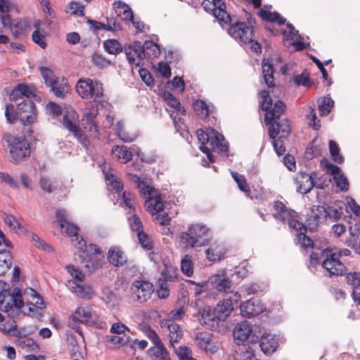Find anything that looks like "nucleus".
Segmentation results:
<instances>
[{
	"instance_id": "nucleus-1",
	"label": "nucleus",
	"mask_w": 360,
	"mask_h": 360,
	"mask_svg": "<svg viewBox=\"0 0 360 360\" xmlns=\"http://www.w3.org/2000/svg\"><path fill=\"white\" fill-rule=\"evenodd\" d=\"M20 267L15 266L11 277L13 286L12 290L4 289L0 292V309L12 317L19 314L22 308V290L19 287L15 286L20 281Z\"/></svg>"
},
{
	"instance_id": "nucleus-2",
	"label": "nucleus",
	"mask_w": 360,
	"mask_h": 360,
	"mask_svg": "<svg viewBox=\"0 0 360 360\" xmlns=\"http://www.w3.org/2000/svg\"><path fill=\"white\" fill-rule=\"evenodd\" d=\"M180 241L186 248L205 246L211 239V231L205 225L196 224L188 228L179 236Z\"/></svg>"
},
{
	"instance_id": "nucleus-3",
	"label": "nucleus",
	"mask_w": 360,
	"mask_h": 360,
	"mask_svg": "<svg viewBox=\"0 0 360 360\" xmlns=\"http://www.w3.org/2000/svg\"><path fill=\"white\" fill-rule=\"evenodd\" d=\"M228 30L229 34L241 44L250 48L253 52H261L260 44L255 40L253 27L252 25H246L245 22L233 21Z\"/></svg>"
},
{
	"instance_id": "nucleus-4",
	"label": "nucleus",
	"mask_w": 360,
	"mask_h": 360,
	"mask_svg": "<svg viewBox=\"0 0 360 360\" xmlns=\"http://www.w3.org/2000/svg\"><path fill=\"white\" fill-rule=\"evenodd\" d=\"M198 139L201 143L200 149L204 153H206L208 159L212 162L213 156L211 151L214 150L216 148L219 149L221 152H226L228 150V146L224 142L223 135L219 134L214 129H211L209 132H205L202 129H198L196 131Z\"/></svg>"
},
{
	"instance_id": "nucleus-5",
	"label": "nucleus",
	"mask_w": 360,
	"mask_h": 360,
	"mask_svg": "<svg viewBox=\"0 0 360 360\" xmlns=\"http://www.w3.org/2000/svg\"><path fill=\"white\" fill-rule=\"evenodd\" d=\"M269 125V136L273 139V146L278 155H282L285 152L284 142L291 132L289 121L286 119L274 120Z\"/></svg>"
},
{
	"instance_id": "nucleus-6",
	"label": "nucleus",
	"mask_w": 360,
	"mask_h": 360,
	"mask_svg": "<svg viewBox=\"0 0 360 360\" xmlns=\"http://www.w3.org/2000/svg\"><path fill=\"white\" fill-rule=\"evenodd\" d=\"M76 91L84 99L92 98L94 101H101L104 96L103 84L89 78L79 79Z\"/></svg>"
},
{
	"instance_id": "nucleus-7",
	"label": "nucleus",
	"mask_w": 360,
	"mask_h": 360,
	"mask_svg": "<svg viewBox=\"0 0 360 360\" xmlns=\"http://www.w3.org/2000/svg\"><path fill=\"white\" fill-rule=\"evenodd\" d=\"M98 321V316L92 307L88 305H81L76 308L75 312L70 316L68 326L75 331L79 330L78 323L91 326Z\"/></svg>"
},
{
	"instance_id": "nucleus-8",
	"label": "nucleus",
	"mask_w": 360,
	"mask_h": 360,
	"mask_svg": "<svg viewBox=\"0 0 360 360\" xmlns=\"http://www.w3.org/2000/svg\"><path fill=\"white\" fill-rule=\"evenodd\" d=\"M24 96L27 100H24V125L25 122L31 124L36 120L37 112L34 101H40L41 96L34 85L24 84Z\"/></svg>"
},
{
	"instance_id": "nucleus-9",
	"label": "nucleus",
	"mask_w": 360,
	"mask_h": 360,
	"mask_svg": "<svg viewBox=\"0 0 360 360\" xmlns=\"http://www.w3.org/2000/svg\"><path fill=\"white\" fill-rule=\"evenodd\" d=\"M24 297L27 305V311L24 310V316L40 321L44 316V307H41L44 304V302L41 296L33 288H26L24 289Z\"/></svg>"
},
{
	"instance_id": "nucleus-10",
	"label": "nucleus",
	"mask_w": 360,
	"mask_h": 360,
	"mask_svg": "<svg viewBox=\"0 0 360 360\" xmlns=\"http://www.w3.org/2000/svg\"><path fill=\"white\" fill-rule=\"evenodd\" d=\"M323 261L321 265L329 274V276H339L346 273L347 267L340 262L339 255L333 249H325L321 252Z\"/></svg>"
},
{
	"instance_id": "nucleus-11",
	"label": "nucleus",
	"mask_w": 360,
	"mask_h": 360,
	"mask_svg": "<svg viewBox=\"0 0 360 360\" xmlns=\"http://www.w3.org/2000/svg\"><path fill=\"white\" fill-rule=\"evenodd\" d=\"M233 338L238 345L255 342L258 338L253 326L247 321L236 325L233 330Z\"/></svg>"
},
{
	"instance_id": "nucleus-12",
	"label": "nucleus",
	"mask_w": 360,
	"mask_h": 360,
	"mask_svg": "<svg viewBox=\"0 0 360 360\" xmlns=\"http://www.w3.org/2000/svg\"><path fill=\"white\" fill-rule=\"evenodd\" d=\"M140 193L145 198H148L145 202V207L153 216L163 209L162 199L160 195L157 194L153 188L143 184Z\"/></svg>"
},
{
	"instance_id": "nucleus-13",
	"label": "nucleus",
	"mask_w": 360,
	"mask_h": 360,
	"mask_svg": "<svg viewBox=\"0 0 360 360\" xmlns=\"http://www.w3.org/2000/svg\"><path fill=\"white\" fill-rule=\"evenodd\" d=\"M153 291L152 283L143 280H136L131 285V298L139 303H143L150 299Z\"/></svg>"
},
{
	"instance_id": "nucleus-14",
	"label": "nucleus",
	"mask_w": 360,
	"mask_h": 360,
	"mask_svg": "<svg viewBox=\"0 0 360 360\" xmlns=\"http://www.w3.org/2000/svg\"><path fill=\"white\" fill-rule=\"evenodd\" d=\"M124 50L127 58L131 66L139 67L144 65L143 47L141 42L134 41L125 46Z\"/></svg>"
},
{
	"instance_id": "nucleus-15",
	"label": "nucleus",
	"mask_w": 360,
	"mask_h": 360,
	"mask_svg": "<svg viewBox=\"0 0 360 360\" xmlns=\"http://www.w3.org/2000/svg\"><path fill=\"white\" fill-rule=\"evenodd\" d=\"M4 139L8 143L11 160L15 164L20 163L22 160V141L20 138L15 137L11 134H5Z\"/></svg>"
},
{
	"instance_id": "nucleus-16",
	"label": "nucleus",
	"mask_w": 360,
	"mask_h": 360,
	"mask_svg": "<svg viewBox=\"0 0 360 360\" xmlns=\"http://www.w3.org/2000/svg\"><path fill=\"white\" fill-rule=\"evenodd\" d=\"M160 326L167 336L170 345L174 347V343L179 342L183 336V329L179 324L169 319L162 320Z\"/></svg>"
},
{
	"instance_id": "nucleus-17",
	"label": "nucleus",
	"mask_w": 360,
	"mask_h": 360,
	"mask_svg": "<svg viewBox=\"0 0 360 360\" xmlns=\"http://www.w3.org/2000/svg\"><path fill=\"white\" fill-rule=\"evenodd\" d=\"M89 250L94 252L92 256L85 253V250H80L84 255H79L82 262L84 263L85 267L89 271L94 270L101 266V259L103 255L101 249L96 245H91Z\"/></svg>"
},
{
	"instance_id": "nucleus-18",
	"label": "nucleus",
	"mask_w": 360,
	"mask_h": 360,
	"mask_svg": "<svg viewBox=\"0 0 360 360\" xmlns=\"http://www.w3.org/2000/svg\"><path fill=\"white\" fill-rule=\"evenodd\" d=\"M280 344V338L269 333H263L259 341L261 350L266 356L273 354L279 347Z\"/></svg>"
},
{
	"instance_id": "nucleus-19",
	"label": "nucleus",
	"mask_w": 360,
	"mask_h": 360,
	"mask_svg": "<svg viewBox=\"0 0 360 360\" xmlns=\"http://www.w3.org/2000/svg\"><path fill=\"white\" fill-rule=\"evenodd\" d=\"M77 115L75 111L68 112L63 115V123L65 128L73 133L74 136L82 143L85 144L86 137L82 134L77 126Z\"/></svg>"
},
{
	"instance_id": "nucleus-20",
	"label": "nucleus",
	"mask_w": 360,
	"mask_h": 360,
	"mask_svg": "<svg viewBox=\"0 0 360 360\" xmlns=\"http://www.w3.org/2000/svg\"><path fill=\"white\" fill-rule=\"evenodd\" d=\"M316 179V174L312 173L309 175L305 173H301L296 179L298 186V191L302 193H307L311 188L315 186L319 188H323L322 184L318 183L314 179Z\"/></svg>"
},
{
	"instance_id": "nucleus-21",
	"label": "nucleus",
	"mask_w": 360,
	"mask_h": 360,
	"mask_svg": "<svg viewBox=\"0 0 360 360\" xmlns=\"http://www.w3.org/2000/svg\"><path fill=\"white\" fill-rule=\"evenodd\" d=\"M198 320L202 326L210 330L217 327L219 323L214 309L210 307H205L200 310Z\"/></svg>"
},
{
	"instance_id": "nucleus-22",
	"label": "nucleus",
	"mask_w": 360,
	"mask_h": 360,
	"mask_svg": "<svg viewBox=\"0 0 360 360\" xmlns=\"http://www.w3.org/2000/svg\"><path fill=\"white\" fill-rule=\"evenodd\" d=\"M264 309V305L257 300L251 299L240 305L243 316L252 317L260 314Z\"/></svg>"
},
{
	"instance_id": "nucleus-23",
	"label": "nucleus",
	"mask_w": 360,
	"mask_h": 360,
	"mask_svg": "<svg viewBox=\"0 0 360 360\" xmlns=\"http://www.w3.org/2000/svg\"><path fill=\"white\" fill-rule=\"evenodd\" d=\"M212 288L219 292L228 293L231 290L232 282L224 274H216L210 278Z\"/></svg>"
},
{
	"instance_id": "nucleus-24",
	"label": "nucleus",
	"mask_w": 360,
	"mask_h": 360,
	"mask_svg": "<svg viewBox=\"0 0 360 360\" xmlns=\"http://www.w3.org/2000/svg\"><path fill=\"white\" fill-rule=\"evenodd\" d=\"M109 262L115 266H122L127 264V257L118 247H112L108 254Z\"/></svg>"
},
{
	"instance_id": "nucleus-25",
	"label": "nucleus",
	"mask_w": 360,
	"mask_h": 360,
	"mask_svg": "<svg viewBox=\"0 0 360 360\" xmlns=\"http://www.w3.org/2000/svg\"><path fill=\"white\" fill-rule=\"evenodd\" d=\"M50 91H52L54 95L60 98H64L70 93V86L67 79L63 78L60 79L57 78L54 82L53 84L49 86Z\"/></svg>"
},
{
	"instance_id": "nucleus-26",
	"label": "nucleus",
	"mask_w": 360,
	"mask_h": 360,
	"mask_svg": "<svg viewBox=\"0 0 360 360\" xmlns=\"http://www.w3.org/2000/svg\"><path fill=\"white\" fill-rule=\"evenodd\" d=\"M345 282L352 290L353 299L360 292V271H352L345 274Z\"/></svg>"
},
{
	"instance_id": "nucleus-27",
	"label": "nucleus",
	"mask_w": 360,
	"mask_h": 360,
	"mask_svg": "<svg viewBox=\"0 0 360 360\" xmlns=\"http://www.w3.org/2000/svg\"><path fill=\"white\" fill-rule=\"evenodd\" d=\"M233 309V303H231L229 300L224 299L214 307V311L219 321H221L228 317Z\"/></svg>"
},
{
	"instance_id": "nucleus-28",
	"label": "nucleus",
	"mask_w": 360,
	"mask_h": 360,
	"mask_svg": "<svg viewBox=\"0 0 360 360\" xmlns=\"http://www.w3.org/2000/svg\"><path fill=\"white\" fill-rule=\"evenodd\" d=\"M70 288L73 292L81 298H90L94 293L92 288L82 282L76 283L75 281H69Z\"/></svg>"
},
{
	"instance_id": "nucleus-29",
	"label": "nucleus",
	"mask_w": 360,
	"mask_h": 360,
	"mask_svg": "<svg viewBox=\"0 0 360 360\" xmlns=\"http://www.w3.org/2000/svg\"><path fill=\"white\" fill-rule=\"evenodd\" d=\"M213 1V15L220 21L225 23L231 22V18L226 11V5L222 0Z\"/></svg>"
},
{
	"instance_id": "nucleus-30",
	"label": "nucleus",
	"mask_w": 360,
	"mask_h": 360,
	"mask_svg": "<svg viewBox=\"0 0 360 360\" xmlns=\"http://www.w3.org/2000/svg\"><path fill=\"white\" fill-rule=\"evenodd\" d=\"M326 212V208L323 206H313L311 213L307 219V225L310 229H316L319 223L321 216Z\"/></svg>"
},
{
	"instance_id": "nucleus-31",
	"label": "nucleus",
	"mask_w": 360,
	"mask_h": 360,
	"mask_svg": "<svg viewBox=\"0 0 360 360\" xmlns=\"http://www.w3.org/2000/svg\"><path fill=\"white\" fill-rule=\"evenodd\" d=\"M21 103H18L15 107L13 104H8L6 106L5 116L8 122L13 124L18 120H21L22 108Z\"/></svg>"
},
{
	"instance_id": "nucleus-32",
	"label": "nucleus",
	"mask_w": 360,
	"mask_h": 360,
	"mask_svg": "<svg viewBox=\"0 0 360 360\" xmlns=\"http://www.w3.org/2000/svg\"><path fill=\"white\" fill-rule=\"evenodd\" d=\"M226 254V249L222 244L214 243L206 250L207 258L212 262L219 260Z\"/></svg>"
},
{
	"instance_id": "nucleus-33",
	"label": "nucleus",
	"mask_w": 360,
	"mask_h": 360,
	"mask_svg": "<svg viewBox=\"0 0 360 360\" xmlns=\"http://www.w3.org/2000/svg\"><path fill=\"white\" fill-rule=\"evenodd\" d=\"M78 230L79 228L77 226L69 222L65 224V227H64L63 231L61 230V232L65 233L69 237H75V240H77L75 246L79 250H82L83 248L86 245L82 238L79 240V237L78 236Z\"/></svg>"
},
{
	"instance_id": "nucleus-34",
	"label": "nucleus",
	"mask_w": 360,
	"mask_h": 360,
	"mask_svg": "<svg viewBox=\"0 0 360 360\" xmlns=\"http://www.w3.org/2000/svg\"><path fill=\"white\" fill-rule=\"evenodd\" d=\"M285 109V105L282 101H278L276 102L272 110L266 113L264 117L265 122L271 123L274 120H279L280 116L284 112Z\"/></svg>"
},
{
	"instance_id": "nucleus-35",
	"label": "nucleus",
	"mask_w": 360,
	"mask_h": 360,
	"mask_svg": "<svg viewBox=\"0 0 360 360\" xmlns=\"http://www.w3.org/2000/svg\"><path fill=\"white\" fill-rule=\"evenodd\" d=\"M114 9L117 15L122 18L124 20H132L133 13L130 7L121 1H115L114 3Z\"/></svg>"
},
{
	"instance_id": "nucleus-36",
	"label": "nucleus",
	"mask_w": 360,
	"mask_h": 360,
	"mask_svg": "<svg viewBox=\"0 0 360 360\" xmlns=\"http://www.w3.org/2000/svg\"><path fill=\"white\" fill-rule=\"evenodd\" d=\"M212 342V335L210 333L198 332L195 334V343L198 347L203 350L210 349L209 348Z\"/></svg>"
},
{
	"instance_id": "nucleus-37",
	"label": "nucleus",
	"mask_w": 360,
	"mask_h": 360,
	"mask_svg": "<svg viewBox=\"0 0 360 360\" xmlns=\"http://www.w3.org/2000/svg\"><path fill=\"white\" fill-rule=\"evenodd\" d=\"M142 47L144 59L158 58L160 55L161 51L159 45L154 43L153 41H146L142 45Z\"/></svg>"
},
{
	"instance_id": "nucleus-38",
	"label": "nucleus",
	"mask_w": 360,
	"mask_h": 360,
	"mask_svg": "<svg viewBox=\"0 0 360 360\" xmlns=\"http://www.w3.org/2000/svg\"><path fill=\"white\" fill-rule=\"evenodd\" d=\"M12 256L9 251L0 250V276L4 275L12 266Z\"/></svg>"
},
{
	"instance_id": "nucleus-39",
	"label": "nucleus",
	"mask_w": 360,
	"mask_h": 360,
	"mask_svg": "<svg viewBox=\"0 0 360 360\" xmlns=\"http://www.w3.org/2000/svg\"><path fill=\"white\" fill-rule=\"evenodd\" d=\"M258 14L261 18L269 22H276L279 25H283L285 22V19L277 12H271L262 8L259 11Z\"/></svg>"
},
{
	"instance_id": "nucleus-40",
	"label": "nucleus",
	"mask_w": 360,
	"mask_h": 360,
	"mask_svg": "<svg viewBox=\"0 0 360 360\" xmlns=\"http://www.w3.org/2000/svg\"><path fill=\"white\" fill-rule=\"evenodd\" d=\"M112 153L118 159L122 160L123 163H126L131 160L132 158L131 152L125 146H116L112 149Z\"/></svg>"
},
{
	"instance_id": "nucleus-41",
	"label": "nucleus",
	"mask_w": 360,
	"mask_h": 360,
	"mask_svg": "<svg viewBox=\"0 0 360 360\" xmlns=\"http://www.w3.org/2000/svg\"><path fill=\"white\" fill-rule=\"evenodd\" d=\"M262 73L266 84L269 87H272L274 85V79L273 76V68L268 60L262 61Z\"/></svg>"
},
{
	"instance_id": "nucleus-42",
	"label": "nucleus",
	"mask_w": 360,
	"mask_h": 360,
	"mask_svg": "<svg viewBox=\"0 0 360 360\" xmlns=\"http://www.w3.org/2000/svg\"><path fill=\"white\" fill-rule=\"evenodd\" d=\"M118 198L120 199V205L125 206L130 210H134L136 205L134 195L129 191H124L122 195L118 194Z\"/></svg>"
},
{
	"instance_id": "nucleus-43",
	"label": "nucleus",
	"mask_w": 360,
	"mask_h": 360,
	"mask_svg": "<svg viewBox=\"0 0 360 360\" xmlns=\"http://www.w3.org/2000/svg\"><path fill=\"white\" fill-rule=\"evenodd\" d=\"M103 48L109 53L117 55L123 51V48L120 43L113 39H107L103 41Z\"/></svg>"
},
{
	"instance_id": "nucleus-44",
	"label": "nucleus",
	"mask_w": 360,
	"mask_h": 360,
	"mask_svg": "<svg viewBox=\"0 0 360 360\" xmlns=\"http://www.w3.org/2000/svg\"><path fill=\"white\" fill-rule=\"evenodd\" d=\"M105 179L108 182L107 184L116 192L120 193L123 190V184L121 180L114 174L107 172L105 174Z\"/></svg>"
},
{
	"instance_id": "nucleus-45",
	"label": "nucleus",
	"mask_w": 360,
	"mask_h": 360,
	"mask_svg": "<svg viewBox=\"0 0 360 360\" xmlns=\"http://www.w3.org/2000/svg\"><path fill=\"white\" fill-rule=\"evenodd\" d=\"M334 105L333 100L329 96H325L319 104V110L321 116L327 115Z\"/></svg>"
},
{
	"instance_id": "nucleus-46",
	"label": "nucleus",
	"mask_w": 360,
	"mask_h": 360,
	"mask_svg": "<svg viewBox=\"0 0 360 360\" xmlns=\"http://www.w3.org/2000/svg\"><path fill=\"white\" fill-rule=\"evenodd\" d=\"M26 236L28 237L29 239L31 240L34 245L36 246L37 248H41L46 252L53 251V248L49 244H47L46 242L41 240L38 236L28 232H26Z\"/></svg>"
},
{
	"instance_id": "nucleus-47",
	"label": "nucleus",
	"mask_w": 360,
	"mask_h": 360,
	"mask_svg": "<svg viewBox=\"0 0 360 360\" xmlns=\"http://www.w3.org/2000/svg\"><path fill=\"white\" fill-rule=\"evenodd\" d=\"M150 349L156 360H170L169 354L164 344L154 346Z\"/></svg>"
},
{
	"instance_id": "nucleus-48",
	"label": "nucleus",
	"mask_w": 360,
	"mask_h": 360,
	"mask_svg": "<svg viewBox=\"0 0 360 360\" xmlns=\"http://www.w3.org/2000/svg\"><path fill=\"white\" fill-rule=\"evenodd\" d=\"M39 70L46 85L49 87L50 85L53 84V82L58 78L54 75L53 71L45 67H40Z\"/></svg>"
},
{
	"instance_id": "nucleus-49",
	"label": "nucleus",
	"mask_w": 360,
	"mask_h": 360,
	"mask_svg": "<svg viewBox=\"0 0 360 360\" xmlns=\"http://www.w3.org/2000/svg\"><path fill=\"white\" fill-rule=\"evenodd\" d=\"M231 176L237 183L238 188L242 191L245 193H249L250 191V187L248 185L246 179L243 175H241L236 172H231Z\"/></svg>"
},
{
	"instance_id": "nucleus-50",
	"label": "nucleus",
	"mask_w": 360,
	"mask_h": 360,
	"mask_svg": "<svg viewBox=\"0 0 360 360\" xmlns=\"http://www.w3.org/2000/svg\"><path fill=\"white\" fill-rule=\"evenodd\" d=\"M165 101L167 102V105L174 110L177 111H181L184 113L185 110L182 109L180 102L169 92L167 91L164 94Z\"/></svg>"
},
{
	"instance_id": "nucleus-51",
	"label": "nucleus",
	"mask_w": 360,
	"mask_h": 360,
	"mask_svg": "<svg viewBox=\"0 0 360 360\" xmlns=\"http://www.w3.org/2000/svg\"><path fill=\"white\" fill-rule=\"evenodd\" d=\"M181 268L182 271L188 276H190L193 273V262L191 257L186 255L181 259Z\"/></svg>"
},
{
	"instance_id": "nucleus-52",
	"label": "nucleus",
	"mask_w": 360,
	"mask_h": 360,
	"mask_svg": "<svg viewBox=\"0 0 360 360\" xmlns=\"http://www.w3.org/2000/svg\"><path fill=\"white\" fill-rule=\"evenodd\" d=\"M4 222L7 224L11 229L15 233H19L21 231V226L20 222L13 215H6L4 218Z\"/></svg>"
},
{
	"instance_id": "nucleus-53",
	"label": "nucleus",
	"mask_w": 360,
	"mask_h": 360,
	"mask_svg": "<svg viewBox=\"0 0 360 360\" xmlns=\"http://www.w3.org/2000/svg\"><path fill=\"white\" fill-rule=\"evenodd\" d=\"M108 341L110 342L115 347H120L126 344L128 340V338L125 334L118 335L114 334L112 335L107 336Z\"/></svg>"
},
{
	"instance_id": "nucleus-54",
	"label": "nucleus",
	"mask_w": 360,
	"mask_h": 360,
	"mask_svg": "<svg viewBox=\"0 0 360 360\" xmlns=\"http://www.w3.org/2000/svg\"><path fill=\"white\" fill-rule=\"evenodd\" d=\"M329 150L335 162L338 163L343 162V157L339 155V147L335 141L333 140L329 141Z\"/></svg>"
},
{
	"instance_id": "nucleus-55",
	"label": "nucleus",
	"mask_w": 360,
	"mask_h": 360,
	"mask_svg": "<svg viewBox=\"0 0 360 360\" xmlns=\"http://www.w3.org/2000/svg\"><path fill=\"white\" fill-rule=\"evenodd\" d=\"M274 209L275 212L286 213L289 217L296 216V212L294 210L288 209L283 202L278 200L274 202Z\"/></svg>"
},
{
	"instance_id": "nucleus-56",
	"label": "nucleus",
	"mask_w": 360,
	"mask_h": 360,
	"mask_svg": "<svg viewBox=\"0 0 360 360\" xmlns=\"http://www.w3.org/2000/svg\"><path fill=\"white\" fill-rule=\"evenodd\" d=\"M137 236L140 244L144 249L149 250L153 248V240L147 233L141 232L137 234Z\"/></svg>"
},
{
	"instance_id": "nucleus-57",
	"label": "nucleus",
	"mask_w": 360,
	"mask_h": 360,
	"mask_svg": "<svg viewBox=\"0 0 360 360\" xmlns=\"http://www.w3.org/2000/svg\"><path fill=\"white\" fill-rule=\"evenodd\" d=\"M297 238L299 243L304 248H313L314 243L312 240L305 235V232L297 233Z\"/></svg>"
},
{
	"instance_id": "nucleus-58",
	"label": "nucleus",
	"mask_w": 360,
	"mask_h": 360,
	"mask_svg": "<svg viewBox=\"0 0 360 360\" xmlns=\"http://www.w3.org/2000/svg\"><path fill=\"white\" fill-rule=\"evenodd\" d=\"M66 269L70 276L76 280V283L82 282L84 279V274L79 269L75 268L72 265L66 266Z\"/></svg>"
},
{
	"instance_id": "nucleus-59",
	"label": "nucleus",
	"mask_w": 360,
	"mask_h": 360,
	"mask_svg": "<svg viewBox=\"0 0 360 360\" xmlns=\"http://www.w3.org/2000/svg\"><path fill=\"white\" fill-rule=\"evenodd\" d=\"M56 217L60 229L63 231L65 224L69 223L67 212L65 210H58L56 212Z\"/></svg>"
},
{
	"instance_id": "nucleus-60",
	"label": "nucleus",
	"mask_w": 360,
	"mask_h": 360,
	"mask_svg": "<svg viewBox=\"0 0 360 360\" xmlns=\"http://www.w3.org/2000/svg\"><path fill=\"white\" fill-rule=\"evenodd\" d=\"M159 288L157 290V294L159 298L165 299L169 295V290L168 283L165 281H158Z\"/></svg>"
},
{
	"instance_id": "nucleus-61",
	"label": "nucleus",
	"mask_w": 360,
	"mask_h": 360,
	"mask_svg": "<svg viewBox=\"0 0 360 360\" xmlns=\"http://www.w3.org/2000/svg\"><path fill=\"white\" fill-rule=\"evenodd\" d=\"M195 111L202 117H206L208 115V110L206 103L201 101L197 100L193 103Z\"/></svg>"
},
{
	"instance_id": "nucleus-62",
	"label": "nucleus",
	"mask_w": 360,
	"mask_h": 360,
	"mask_svg": "<svg viewBox=\"0 0 360 360\" xmlns=\"http://www.w3.org/2000/svg\"><path fill=\"white\" fill-rule=\"evenodd\" d=\"M91 60L95 65L101 68L108 67L110 64L109 60H108L103 56L98 53H94L91 57Z\"/></svg>"
},
{
	"instance_id": "nucleus-63",
	"label": "nucleus",
	"mask_w": 360,
	"mask_h": 360,
	"mask_svg": "<svg viewBox=\"0 0 360 360\" xmlns=\"http://www.w3.org/2000/svg\"><path fill=\"white\" fill-rule=\"evenodd\" d=\"M98 114L97 110H91L85 112L81 120L82 126H86L95 121V118Z\"/></svg>"
},
{
	"instance_id": "nucleus-64",
	"label": "nucleus",
	"mask_w": 360,
	"mask_h": 360,
	"mask_svg": "<svg viewBox=\"0 0 360 360\" xmlns=\"http://www.w3.org/2000/svg\"><path fill=\"white\" fill-rule=\"evenodd\" d=\"M11 32L15 38H20L22 34V23L20 20H13L11 24Z\"/></svg>"
}]
</instances>
